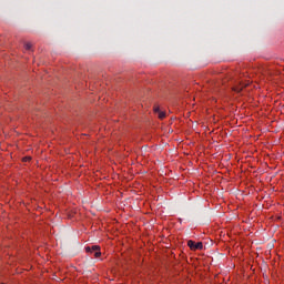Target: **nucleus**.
Segmentation results:
<instances>
[{
    "instance_id": "1",
    "label": "nucleus",
    "mask_w": 284,
    "mask_h": 284,
    "mask_svg": "<svg viewBox=\"0 0 284 284\" xmlns=\"http://www.w3.org/2000/svg\"><path fill=\"white\" fill-rule=\"evenodd\" d=\"M187 246L190 247V250H193L194 252H196V250H203V242H194L192 240L187 241Z\"/></svg>"
},
{
    "instance_id": "2",
    "label": "nucleus",
    "mask_w": 284,
    "mask_h": 284,
    "mask_svg": "<svg viewBox=\"0 0 284 284\" xmlns=\"http://www.w3.org/2000/svg\"><path fill=\"white\" fill-rule=\"evenodd\" d=\"M100 250H101V247L98 246V245L87 247V252H93L95 258H99V256H101V251Z\"/></svg>"
},
{
    "instance_id": "3",
    "label": "nucleus",
    "mask_w": 284,
    "mask_h": 284,
    "mask_svg": "<svg viewBox=\"0 0 284 284\" xmlns=\"http://www.w3.org/2000/svg\"><path fill=\"white\" fill-rule=\"evenodd\" d=\"M153 111L155 112V114H158L159 119L161 120L165 119V112L161 111L159 106H154Z\"/></svg>"
},
{
    "instance_id": "4",
    "label": "nucleus",
    "mask_w": 284,
    "mask_h": 284,
    "mask_svg": "<svg viewBox=\"0 0 284 284\" xmlns=\"http://www.w3.org/2000/svg\"><path fill=\"white\" fill-rule=\"evenodd\" d=\"M24 48L26 50H32V43L30 42L24 43Z\"/></svg>"
},
{
    "instance_id": "5",
    "label": "nucleus",
    "mask_w": 284,
    "mask_h": 284,
    "mask_svg": "<svg viewBox=\"0 0 284 284\" xmlns=\"http://www.w3.org/2000/svg\"><path fill=\"white\" fill-rule=\"evenodd\" d=\"M243 88H245V85L235 87L233 90L235 92H241V90H243Z\"/></svg>"
},
{
    "instance_id": "6",
    "label": "nucleus",
    "mask_w": 284,
    "mask_h": 284,
    "mask_svg": "<svg viewBox=\"0 0 284 284\" xmlns=\"http://www.w3.org/2000/svg\"><path fill=\"white\" fill-rule=\"evenodd\" d=\"M24 161H30V158H26Z\"/></svg>"
}]
</instances>
